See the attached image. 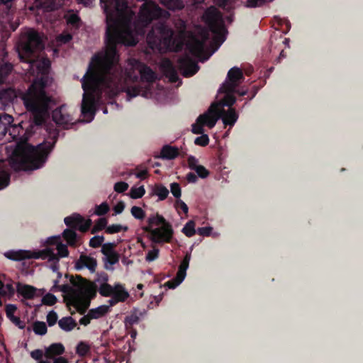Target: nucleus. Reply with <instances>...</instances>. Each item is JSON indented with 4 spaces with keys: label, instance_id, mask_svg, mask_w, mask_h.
Returning a JSON list of instances; mask_svg holds the SVG:
<instances>
[{
    "label": "nucleus",
    "instance_id": "nucleus-1",
    "mask_svg": "<svg viewBox=\"0 0 363 363\" xmlns=\"http://www.w3.org/2000/svg\"><path fill=\"white\" fill-rule=\"evenodd\" d=\"M106 14V46L104 55H94L84 74L82 86L84 90L81 112L87 121L95 115V94L101 89H109L113 95L119 91L123 77L121 67L118 65L117 45L134 46L138 36H144L146 28L155 19H167L168 11L162 9L151 0H145L133 21L135 13L128 7L127 0H100Z\"/></svg>",
    "mask_w": 363,
    "mask_h": 363
},
{
    "label": "nucleus",
    "instance_id": "nucleus-2",
    "mask_svg": "<svg viewBox=\"0 0 363 363\" xmlns=\"http://www.w3.org/2000/svg\"><path fill=\"white\" fill-rule=\"evenodd\" d=\"M47 81L41 77L35 79L25 91H17L13 87H8L0 91V109L6 108L20 96L26 110L30 112L33 117V123L41 125L46 116L49 114L52 97L45 91Z\"/></svg>",
    "mask_w": 363,
    "mask_h": 363
},
{
    "label": "nucleus",
    "instance_id": "nucleus-3",
    "mask_svg": "<svg viewBox=\"0 0 363 363\" xmlns=\"http://www.w3.org/2000/svg\"><path fill=\"white\" fill-rule=\"evenodd\" d=\"M55 137L52 141H44L33 146L26 144L18 147L14 152L15 160L23 170H33L40 168L47 161L48 157L56 143Z\"/></svg>",
    "mask_w": 363,
    "mask_h": 363
},
{
    "label": "nucleus",
    "instance_id": "nucleus-4",
    "mask_svg": "<svg viewBox=\"0 0 363 363\" xmlns=\"http://www.w3.org/2000/svg\"><path fill=\"white\" fill-rule=\"evenodd\" d=\"M56 250L57 253H55L51 248H46L43 250L31 252L29 250H10L5 253V256L13 261H22L26 259H48L49 261L58 262L60 257H66L69 255V250L66 245L62 242L57 245Z\"/></svg>",
    "mask_w": 363,
    "mask_h": 363
},
{
    "label": "nucleus",
    "instance_id": "nucleus-5",
    "mask_svg": "<svg viewBox=\"0 0 363 363\" xmlns=\"http://www.w3.org/2000/svg\"><path fill=\"white\" fill-rule=\"evenodd\" d=\"M148 225L143 228V230L150 233L152 240L157 243L170 242L174 231L172 225L165 218L157 213L147 219Z\"/></svg>",
    "mask_w": 363,
    "mask_h": 363
},
{
    "label": "nucleus",
    "instance_id": "nucleus-6",
    "mask_svg": "<svg viewBox=\"0 0 363 363\" xmlns=\"http://www.w3.org/2000/svg\"><path fill=\"white\" fill-rule=\"evenodd\" d=\"M44 49V43L39 35L35 30L28 32L23 39L18 45V54L20 60L28 64L29 69L33 66V55L35 52Z\"/></svg>",
    "mask_w": 363,
    "mask_h": 363
},
{
    "label": "nucleus",
    "instance_id": "nucleus-7",
    "mask_svg": "<svg viewBox=\"0 0 363 363\" xmlns=\"http://www.w3.org/2000/svg\"><path fill=\"white\" fill-rule=\"evenodd\" d=\"M174 30L165 23L159 21L147 34V42L152 49L169 48L174 44Z\"/></svg>",
    "mask_w": 363,
    "mask_h": 363
},
{
    "label": "nucleus",
    "instance_id": "nucleus-8",
    "mask_svg": "<svg viewBox=\"0 0 363 363\" xmlns=\"http://www.w3.org/2000/svg\"><path fill=\"white\" fill-rule=\"evenodd\" d=\"M64 222L69 228L64 230L62 236L67 244L72 247H75L77 245L78 237L75 230L86 233L92 224L91 219L85 220L78 213H73L65 218Z\"/></svg>",
    "mask_w": 363,
    "mask_h": 363
},
{
    "label": "nucleus",
    "instance_id": "nucleus-9",
    "mask_svg": "<svg viewBox=\"0 0 363 363\" xmlns=\"http://www.w3.org/2000/svg\"><path fill=\"white\" fill-rule=\"evenodd\" d=\"M203 20L208 26L209 30L220 39V44L225 40L223 33L226 31L222 15L215 7L208 9L203 15Z\"/></svg>",
    "mask_w": 363,
    "mask_h": 363
},
{
    "label": "nucleus",
    "instance_id": "nucleus-10",
    "mask_svg": "<svg viewBox=\"0 0 363 363\" xmlns=\"http://www.w3.org/2000/svg\"><path fill=\"white\" fill-rule=\"evenodd\" d=\"M245 77L242 70L238 67H233L231 68L227 74L225 82L222 84L220 88V91H229L237 92L240 96L246 94L247 91L236 90V88L244 81Z\"/></svg>",
    "mask_w": 363,
    "mask_h": 363
},
{
    "label": "nucleus",
    "instance_id": "nucleus-11",
    "mask_svg": "<svg viewBox=\"0 0 363 363\" xmlns=\"http://www.w3.org/2000/svg\"><path fill=\"white\" fill-rule=\"evenodd\" d=\"M211 111L212 108H209L207 112L197 118L196 123L192 125L191 131L193 133L203 134L204 125L208 126L209 128H212L216 125L218 116L216 114L211 115Z\"/></svg>",
    "mask_w": 363,
    "mask_h": 363
},
{
    "label": "nucleus",
    "instance_id": "nucleus-12",
    "mask_svg": "<svg viewBox=\"0 0 363 363\" xmlns=\"http://www.w3.org/2000/svg\"><path fill=\"white\" fill-rule=\"evenodd\" d=\"M52 120L60 126L69 128L74 124V118L68 110L67 105L64 104L52 111Z\"/></svg>",
    "mask_w": 363,
    "mask_h": 363
},
{
    "label": "nucleus",
    "instance_id": "nucleus-13",
    "mask_svg": "<svg viewBox=\"0 0 363 363\" xmlns=\"http://www.w3.org/2000/svg\"><path fill=\"white\" fill-rule=\"evenodd\" d=\"M210 108H212L211 115L216 114L218 119L222 118L225 126L233 127L238 119V113L233 108H228V110H225L223 108H220L218 105H212Z\"/></svg>",
    "mask_w": 363,
    "mask_h": 363
},
{
    "label": "nucleus",
    "instance_id": "nucleus-14",
    "mask_svg": "<svg viewBox=\"0 0 363 363\" xmlns=\"http://www.w3.org/2000/svg\"><path fill=\"white\" fill-rule=\"evenodd\" d=\"M177 63L178 69L184 77L194 75L199 69L198 63L188 55L179 57Z\"/></svg>",
    "mask_w": 363,
    "mask_h": 363
},
{
    "label": "nucleus",
    "instance_id": "nucleus-15",
    "mask_svg": "<svg viewBox=\"0 0 363 363\" xmlns=\"http://www.w3.org/2000/svg\"><path fill=\"white\" fill-rule=\"evenodd\" d=\"M13 118L11 115L6 113H0V140L6 135L8 131L13 140H17L18 134L16 131L18 130V126L12 124Z\"/></svg>",
    "mask_w": 363,
    "mask_h": 363
},
{
    "label": "nucleus",
    "instance_id": "nucleus-16",
    "mask_svg": "<svg viewBox=\"0 0 363 363\" xmlns=\"http://www.w3.org/2000/svg\"><path fill=\"white\" fill-rule=\"evenodd\" d=\"M191 259V255L187 253L182 262L179 264L178 272L177 273L176 278L174 279L168 281L165 285L169 289H174L177 286H179L184 279L186 274V270L189 267V261Z\"/></svg>",
    "mask_w": 363,
    "mask_h": 363
},
{
    "label": "nucleus",
    "instance_id": "nucleus-17",
    "mask_svg": "<svg viewBox=\"0 0 363 363\" xmlns=\"http://www.w3.org/2000/svg\"><path fill=\"white\" fill-rule=\"evenodd\" d=\"M201 35V39L194 38L187 45L189 52L194 56H199L203 52L206 43L210 38L209 31L206 29L203 30Z\"/></svg>",
    "mask_w": 363,
    "mask_h": 363
},
{
    "label": "nucleus",
    "instance_id": "nucleus-18",
    "mask_svg": "<svg viewBox=\"0 0 363 363\" xmlns=\"http://www.w3.org/2000/svg\"><path fill=\"white\" fill-rule=\"evenodd\" d=\"M97 267V261L95 258L82 254L79 259L75 262L74 268L76 270L79 271L83 269H88L90 272L94 273Z\"/></svg>",
    "mask_w": 363,
    "mask_h": 363
},
{
    "label": "nucleus",
    "instance_id": "nucleus-19",
    "mask_svg": "<svg viewBox=\"0 0 363 363\" xmlns=\"http://www.w3.org/2000/svg\"><path fill=\"white\" fill-rule=\"evenodd\" d=\"M16 292L18 296H22L23 298L30 300L33 299L36 296L37 289L31 285L17 282Z\"/></svg>",
    "mask_w": 363,
    "mask_h": 363
},
{
    "label": "nucleus",
    "instance_id": "nucleus-20",
    "mask_svg": "<svg viewBox=\"0 0 363 363\" xmlns=\"http://www.w3.org/2000/svg\"><path fill=\"white\" fill-rule=\"evenodd\" d=\"M17 310V307L14 304H6L5 307V312L7 318L15 324L18 328L24 329L26 327V323L20 319V318L14 315L15 312Z\"/></svg>",
    "mask_w": 363,
    "mask_h": 363
},
{
    "label": "nucleus",
    "instance_id": "nucleus-21",
    "mask_svg": "<svg viewBox=\"0 0 363 363\" xmlns=\"http://www.w3.org/2000/svg\"><path fill=\"white\" fill-rule=\"evenodd\" d=\"M164 74L170 82L176 83L179 81L177 69L170 60H167L163 65Z\"/></svg>",
    "mask_w": 363,
    "mask_h": 363
},
{
    "label": "nucleus",
    "instance_id": "nucleus-22",
    "mask_svg": "<svg viewBox=\"0 0 363 363\" xmlns=\"http://www.w3.org/2000/svg\"><path fill=\"white\" fill-rule=\"evenodd\" d=\"M70 304L80 314H84L90 306V302L89 300H86L82 296H75L70 300Z\"/></svg>",
    "mask_w": 363,
    "mask_h": 363
},
{
    "label": "nucleus",
    "instance_id": "nucleus-23",
    "mask_svg": "<svg viewBox=\"0 0 363 363\" xmlns=\"http://www.w3.org/2000/svg\"><path fill=\"white\" fill-rule=\"evenodd\" d=\"M179 155V151L177 147L165 145L161 149L160 157L164 160H174L177 158Z\"/></svg>",
    "mask_w": 363,
    "mask_h": 363
},
{
    "label": "nucleus",
    "instance_id": "nucleus-24",
    "mask_svg": "<svg viewBox=\"0 0 363 363\" xmlns=\"http://www.w3.org/2000/svg\"><path fill=\"white\" fill-rule=\"evenodd\" d=\"M65 352V347L61 343H52L45 350V355L48 359H53L55 356Z\"/></svg>",
    "mask_w": 363,
    "mask_h": 363
},
{
    "label": "nucleus",
    "instance_id": "nucleus-25",
    "mask_svg": "<svg viewBox=\"0 0 363 363\" xmlns=\"http://www.w3.org/2000/svg\"><path fill=\"white\" fill-rule=\"evenodd\" d=\"M13 69V66L11 63L5 62L4 59L0 62V85L6 82Z\"/></svg>",
    "mask_w": 363,
    "mask_h": 363
},
{
    "label": "nucleus",
    "instance_id": "nucleus-26",
    "mask_svg": "<svg viewBox=\"0 0 363 363\" xmlns=\"http://www.w3.org/2000/svg\"><path fill=\"white\" fill-rule=\"evenodd\" d=\"M140 74L142 82L152 83L157 79L155 72L150 67L145 65L140 69Z\"/></svg>",
    "mask_w": 363,
    "mask_h": 363
},
{
    "label": "nucleus",
    "instance_id": "nucleus-27",
    "mask_svg": "<svg viewBox=\"0 0 363 363\" xmlns=\"http://www.w3.org/2000/svg\"><path fill=\"white\" fill-rule=\"evenodd\" d=\"M65 1L66 0H44L39 3V6L47 11H51L61 8L65 4Z\"/></svg>",
    "mask_w": 363,
    "mask_h": 363
},
{
    "label": "nucleus",
    "instance_id": "nucleus-28",
    "mask_svg": "<svg viewBox=\"0 0 363 363\" xmlns=\"http://www.w3.org/2000/svg\"><path fill=\"white\" fill-rule=\"evenodd\" d=\"M96 292L97 286L96 284L89 282V284L84 288L82 294L78 296L83 297L86 300H89L91 303V300L96 297Z\"/></svg>",
    "mask_w": 363,
    "mask_h": 363
},
{
    "label": "nucleus",
    "instance_id": "nucleus-29",
    "mask_svg": "<svg viewBox=\"0 0 363 363\" xmlns=\"http://www.w3.org/2000/svg\"><path fill=\"white\" fill-rule=\"evenodd\" d=\"M113 295L120 302L125 301L130 296L128 291L125 290L124 286L120 283L115 284V289Z\"/></svg>",
    "mask_w": 363,
    "mask_h": 363
},
{
    "label": "nucleus",
    "instance_id": "nucleus-30",
    "mask_svg": "<svg viewBox=\"0 0 363 363\" xmlns=\"http://www.w3.org/2000/svg\"><path fill=\"white\" fill-rule=\"evenodd\" d=\"M58 325L62 330L69 332L77 326V322L70 316L63 317L58 321Z\"/></svg>",
    "mask_w": 363,
    "mask_h": 363
},
{
    "label": "nucleus",
    "instance_id": "nucleus-31",
    "mask_svg": "<svg viewBox=\"0 0 363 363\" xmlns=\"http://www.w3.org/2000/svg\"><path fill=\"white\" fill-rule=\"evenodd\" d=\"M110 311V306L102 305L97 308L90 309L89 311L91 318L98 319L106 315Z\"/></svg>",
    "mask_w": 363,
    "mask_h": 363
},
{
    "label": "nucleus",
    "instance_id": "nucleus-32",
    "mask_svg": "<svg viewBox=\"0 0 363 363\" xmlns=\"http://www.w3.org/2000/svg\"><path fill=\"white\" fill-rule=\"evenodd\" d=\"M161 4L169 10H181L184 8L183 1L181 0H160Z\"/></svg>",
    "mask_w": 363,
    "mask_h": 363
},
{
    "label": "nucleus",
    "instance_id": "nucleus-33",
    "mask_svg": "<svg viewBox=\"0 0 363 363\" xmlns=\"http://www.w3.org/2000/svg\"><path fill=\"white\" fill-rule=\"evenodd\" d=\"M119 257V255L117 252L108 255V256H104L103 258L104 268L107 270H113V267L112 266L118 262Z\"/></svg>",
    "mask_w": 363,
    "mask_h": 363
},
{
    "label": "nucleus",
    "instance_id": "nucleus-34",
    "mask_svg": "<svg viewBox=\"0 0 363 363\" xmlns=\"http://www.w3.org/2000/svg\"><path fill=\"white\" fill-rule=\"evenodd\" d=\"M16 291V289L13 287L12 283H8L6 284H4V286L0 289V294L1 296L7 297L9 299L13 297Z\"/></svg>",
    "mask_w": 363,
    "mask_h": 363
},
{
    "label": "nucleus",
    "instance_id": "nucleus-35",
    "mask_svg": "<svg viewBox=\"0 0 363 363\" xmlns=\"http://www.w3.org/2000/svg\"><path fill=\"white\" fill-rule=\"evenodd\" d=\"M114 289L115 286H112L108 283H102L99 288V292L102 296L109 297L113 295Z\"/></svg>",
    "mask_w": 363,
    "mask_h": 363
},
{
    "label": "nucleus",
    "instance_id": "nucleus-36",
    "mask_svg": "<svg viewBox=\"0 0 363 363\" xmlns=\"http://www.w3.org/2000/svg\"><path fill=\"white\" fill-rule=\"evenodd\" d=\"M154 193L159 197L160 201H163L169 195V190L162 184H156L154 189Z\"/></svg>",
    "mask_w": 363,
    "mask_h": 363
},
{
    "label": "nucleus",
    "instance_id": "nucleus-37",
    "mask_svg": "<svg viewBox=\"0 0 363 363\" xmlns=\"http://www.w3.org/2000/svg\"><path fill=\"white\" fill-rule=\"evenodd\" d=\"M220 92L225 94L224 98L222 100L223 106H228L229 108H232V106L236 101V98L234 96L235 92H229V91H220Z\"/></svg>",
    "mask_w": 363,
    "mask_h": 363
},
{
    "label": "nucleus",
    "instance_id": "nucleus-38",
    "mask_svg": "<svg viewBox=\"0 0 363 363\" xmlns=\"http://www.w3.org/2000/svg\"><path fill=\"white\" fill-rule=\"evenodd\" d=\"M65 18L68 25L79 28L81 26V18L76 13H71L65 16Z\"/></svg>",
    "mask_w": 363,
    "mask_h": 363
},
{
    "label": "nucleus",
    "instance_id": "nucleus-39",
    "mask_svg": "<svg viewBox=\"0 0 363 363\" xmlns=\"http://www.w3.org/2000/svg\"><path fill=\"white\" fill-rule=\"evenodd\" d=\"M182 233L187 237L191 238L196 233L195 230V222L192 220H189L184 228H182Z\"/></svg>",
    "mask_w": 363,
    "mask_h": 363
},
{
    "label": "nucleus",
    "instance_id": "nucleus-40",
    "mask_svg": "<svg viewBox=\"0 0 363 363\" xmlns=\"http://www.w3.org/2000/svg\"><path fill=\"white\" fill-rule=\"evenodd\" d=\"M108 221L106 218H99L91 230V234H95L104 228H106Z\"/></svg>",
    "mask_w": 363,
    "mask_h": 363
},
{
    "label": "nucleus",
    "instance_id": "nucleus-41",
    "mask_svg": "<svg viewBox=\"0 0 363 363\" xmlns=\"http://www.w3.org/2000/svg\"><path fill=\"white\" fill-rule=\"evenodd\" d=\"M33 329L35 334L40 335H45L48 331L46 324L42 321H35L33 323Z\"/></svg>",
    "mask_w": 363,
    "mask_h": 363
},
{
    "label": "nucleus",
    "instance_id": "nucleus-42",
    "mask_svg": "<svg viewBox=\"0 0 363 363\" xmlns=\"http://www.w3.org/2000/svg\"><path fill=\"white\" fill-rule=\"evenodd\" d=\"M145 190L143 186L139 187L133 186L131 188L129 195L132 199H137L143 196Z\"/></svg>",
    "mask_w": 363,
    "mask_h": 363
},
{
    "label": "nucleus",
    "instance_id": "nucleus-43",
    "mask_svg": "<svg viewBox=\"0 0 363 363\" xmlns=\"http://www.w3.org/2000/svg\"><path fill=\"white\" fill-rule=\"evenodd\" d=\"M128 226H123L120 224H113L108 227H106L105 231L108 234H114L123 231H128Z\"/></svg>",
    "mask_w": 363,
    "mask_h": 363
},
{
    "label": "nucleus",
    "instance_id": "nucleus-44",
    "mask_svg": "<svg viewBox=\"0 0 363 363\" xmlns=\"http://www.w3.org/2000/svg\"><path fill=\"white\" fill-rule=\"evenodd\" d=\"M116 244L114 242H107L103 244L101 252L104 256H108V255H111L116 252L114 250Z\"/></svg>",
    "mask_w": 363,
    "mask_h": 363
},
{
    "label": "nucleus",
    "instance_id": "nucleus-45",
    "mask_svg": "<svg viewBox=\"0 0 363 363\" xmlns=\"http://www.w3.org/2000/svg\"><path fill=\"white\" fill-rule=\"evenodd\" d=\"M57 302V297L52 294L48 293L42 298V303L45 306H53Z\"/></svg>",
    "mask_w": 363,
    "mask_h": 363
},
{
    "label": "nucleus",
    "instance_id": "nucleus-46",
    "mask_svg": "<svg viewBox=\"0 0 363 363\" xmlns=\"http://www.w3.org/2000/svg\"><path fill=\"white\" fill-rule=\"evenodd\" d=\"M10 182V175L5 171H0V190L6 187Z\"/></svg>",
    "mask_w": 363,
    "mask_h": 363
},
{
    "label": "nucleus",
    "instance_id": "nucleus-47",
    "mask_svg": "<svg viewBox=\"0 0 363 363\" xmlns=\"http://www.w3.org/2000/svg\"><path fill=\"white\" fill-rule=\"evenodd\" d=\"M130 212L136 219L143 220L145 217V212L140 207L134 206L131 208Z\"/></svg>",
    "mask_w": 363,
    "mask_h": 363
},
{
    "label": "nucleus",
    "instance_id": "nucleus-48",
    "mask_svg": "<svg viewBox=\"0 0 363 363\" xmlns=\"http://www.w3.org/2000/svg\"><path fill=\"white\" fill-rule=\"evenodd\" d=\"M109 206L106 202H103L100 205H96L95 208V214L97 216H104L109 211Z\"/></svg>",
    "mask_w": 363,
    "mask_h": 363
},
{
    "label": "nucleus",
    "instance_id": "nucleus-49",
    "mask_svg": "<svg viewBox=\"0 0 363 363\" xmlns=\"http://www.w3.org/2000/svg\"><path fill=\"white\" fill-rule=\"evenodd\" d=\"M104 237L103 235H96L91 238L89 240V246L93 248H97L100 246L102 247Z\"/></svg>",
    "mask_w": 363,
    "mask_h": 363
},
{
    "label": "nucleus",
    "instance_id": "nucleus-50",
    "mask_svg": "<svg viewBox=\"0 0 363 363\" xmlns=\"http://www.w3.org/2000/svg\"><path fill=\"white\" fill-rule=\"evenodd\" d=\"M89 346L86 343L80 342L77 346L76 352L79 355L84 356L89 351Z\"/></svg>",
    "mask_w": 363,
    "mask_h": 363
},
{
    "label": "nucleus",
    "instance_id": "nucleus-51",
    "mask_svg": "<svg viewBox=\"0 0 363 363\" xmlns=\"http://www.w3.org/2000/svg\"><path fill=\"white\" fill-rule=\"evenodd\" d=\"M139 317L136 314H131L125 318V325L126 328L131 327L132 325L138 323Z\"/></svg>",
    "mask_w": 363,
    "mask_h": 363
},
{
    "label": "nucleus",
    "instance_id": "nucleus-52",
    "mask_svg": "<svg viewBox=\"0 0 363 363\" xmlns=\"http://www.w3.org/2000/svg\"><path fill=\"white\" fill-rule=\"evenodd\" d=\"M194 143L196 145L205 147V146L208 145L209 143V138H208V135L203 133V134H201V136H199L195 139Z\"/></svg>",
    "mask_w": 363,
    "mask_h": 363
},
{
    "label": "nucleus",
    "instance_id": "nucleus-53",
    "mask_svg": "<svg viewBox=\"0 0 363 363\" xmlns=\"http://www.w3.org/2000/svg\"><path fill=\"white\" fill-rule=\"evenodd\" d=\"M170 190L172 195L177 199H179L182 195L180 185L177 182H173L170 184Z\"/></svg>",
    "mask_w": 363,
    "mask_h": 363
},
{
    "label": "nucleus",
    "instance_id": "nucleus-54",
    "mask_svg": "<svg viewBox=\"0 0 363 363\" xmlns=\"http://www.w3.org/2000/svg\"><path fill=\"white\" fill-rule=\"evenodd\" d=\"M37 67L40 72L45 73L50 67V62L48 59H44L38 64Z\"/></svg>",
    "mask_w": 363,
    "mask_h": 363
},
{
    "label": "nucleus",
    "instance_id": "nucleus-55",
    "mask_svg": "<svg viewBox=\"0 0 363 363\" xmlns=\"http://www.w3.org/2000/svg\"><path fill=\"white\" fill-rule=\"evenodd\" d=\"M57 314L55 311H51L47 315V323L49 326H53L57 321Z\"/></svg>",
    "mask_w": 363,
    "mask_h": 363
},
{
    "label": "nucleus",
    "instance_id": "nucleus-56",
    "mask_svg": "<svg viewBox=\"0 0 363 363\" xmlns=\"http://www.w3.org/2000/svg\"><path fill=\"white\" fill-rule=\"evenodd\" d=\"M194 171L196 172L197 177H199L201 179L206 178L210 174L209 171L208 169H206V167H204L203 165H199L194 169Z\"/></svg>",
    "mask_w": 363,
    "mask_h": 363
},
{
    "label": "nucleus",
    "instance_id": "nucleus-57",
    "mask_svg": "<svg viewBox=\"0 0 363 363\" xmlns=\"http://www.w3.org/2000/svg\"><path fill=\"white\" fill-rule=\"evenodd\" d=\"M159 249L153 248L152 250L148 251L146 255L145 259L147 262H152L159 257Z\"/></svg>",
    "mask_w": 363,
    "mask_h": 363
},
{
    "label": "nucleus",
    "instance_id": "nucleus-58",
    "mask_svg": "<svg viewBox=\"0 0 363 363\" xmlns=\"http://www.w3.org/2000/svg\"><path fill=\"white\" fill-rule=\"evenodd\" d=\"M128 184L125 182H116L114 185V190L118 193H123L128 189Z\"/></svg>",
    "mask_w": 363,
    "mask_h": 363
},
{
    "label": "nucleus",
    "instance_id": "nucleus-59",
    "mask_svg": "<svg viewBox=\"0 0 363 363\" xmlns=\"http://www.w3.org/2000/svg\"><path fill=\"white\" fill-rule=\"evenodd\" d=\"M72 39L71 34H60L57 37V41L60 44H66Z\"/></svg>",
    "mask_w": 363,
    "mask_h": 363
},
{
    "label": "nucleus",
    "instance_id": "nucleus-60",
    "mask_svg": "<svg viewBox=\"0 0 363 363\" xmlns=\"http://www.w3.org/2000/svg\"><path fill=\"white\" fill-rule=\"evenodd\" d=\"M140 89L138 86H133L130 88H128L126 93L127 96L129 99H131L133 97H135L138 95L140 94Z\"/></svg>",
    "mask_w": 363,
    "mask_h": 363
},
{
    "label": "nucleus",
    "instance_id": "nucleus-61",
    "mask_svg": "<svg viewBox=\"0 0 363 363\" xmlns=\"http://www.w3.org/2000/svg\"><path fill=\"white\" fill-rule=\"evenodd\" d=\"M175 207L177 208H180L185 214L188 213L189 208L187 205L180 199H177L175 202Z\"/></svg>",
    "mask_w": 363,
    "mask_h": 363
},
{
    "label": "nucleus",
    "instance_id": "nucleus-62",
    "mask_svg": "<svg viewBox=\"0 0 363 363\" xmlns=\"http://www.w3.org/2000/svg\"><path fill=\"white\" fill-rule=\"evenodd\" d=\"M189 167L194 170L199 164H198V160L192 155H190L187 159Z\"/></svg>",
    "mask_w": 363,
    "mask_h": 363
},
{
    "label": "nucleus",
    "instance_id": "nucleus-63",
    "mask_svg": "<svg viewBox=\"0 0 363 363\" xmlns=\"http://www.w3.org/2000/svg\"><path fill=\"white\" fill-rule=\"evenodd\" d=\"M213 228L211 227H201L198 228L197 233L201 236H209Z\"/></svg>",
    "mask_w": 363,
    "mask_h": 363
},
{
    "label": "nucleus",
    "instance_id": "nucleus-64",
    "mask_svg": "<svg viewBox=\"0 0 363 363\" xmlns=\"http://www.w3.org/2000/svg\"><path fill=\"white\" fill-rule=\"evenodd\" d=\"M61 242V238L60 236H53L48 238L46 243L48 245H55L57 246L58 244Z\"/></svg>",
    "mask_w": 363,
    "mask_h": 363
}]
</instances>
